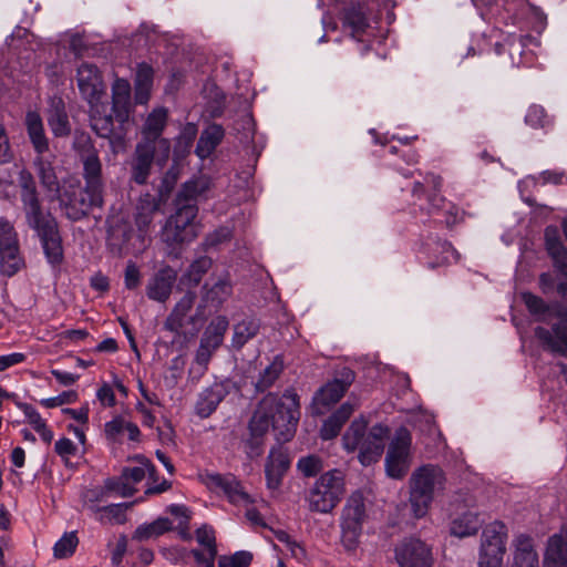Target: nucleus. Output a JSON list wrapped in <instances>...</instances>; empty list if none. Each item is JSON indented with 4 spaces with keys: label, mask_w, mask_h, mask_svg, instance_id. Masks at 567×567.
I'll list each match as a JSON object with an SVG mask.
<instances>
[{
    "label": "nucleus",
    "mask_w": 567,
    "mask_h": 567,
    "mask_svg": "<svg viewBox=\"0 0 567 567\" xmlns=\"http://www.w3.org/2000/svg\"><path fill=\"white\" fill-rule=\"evenodd\" d=\"M284 398L289 401L287 405L277 394L268 393L258 403L250 417V457L258 456L262 452L257 437L262 436L270 425L276 432L278 443L270 449L265 463L266 485L274 491L281 486L290 468L289 451L282 443L289 442L295 436L300 417L299 396L295 390H286Z\"/></svg>",
    "instance_id": "f257e3e1"
},
{
    "label": "nucleus",
    "mask_w": 567,
    "mask_h": 567,
    "mask_svg": "<svg viewBox=\"0 0 567 567\" xmlns=\"http://www.w3.org/2000/svg\"><path fill=\"white\" fill-rule=\"evenodd\" d=\"M368 421L361 416L351 422L343 434V444L347 451L359 450V460L367 466L380 460L384 451V442L390 435V427L377 423L367 433Z\"/></svg>",
    "instance_id": "f03ea898"
},
{
    "label": "nucleus",
    "mask_w": 567,
    "mask_h": 567,
    "mask_svg": "<svg viewBox=\"0 0 567 567\" xmlns=\"http://www.w3.org/2000/svg\"><path fill=\"white\" fill-rule=\"evenodd\" d=\"M445 481L443 470L433 464L422 465L412 473L409 501L415 518H422L427 514L435 487H443Z\"/></svg>",
    "instance_id": "7ed1b4c3"
},
{
    "label": "nucleus",
    "mask_w": 567,
    "mask_h": 567,
    "mask_svg": "<svg viewBox=\"0 0 567 567\" xmlns=\"http://www.w3.org/2000/svg\"><path fill=\"white\" fill-rule=\"evenodd\" d=\"M369 519L365 498L361 491H354L346 499L340 515V543L343 549L353 554L361 544L364 524Z\"/></svg>",
    "instance_id": "20e7f679"
},
{
    "label": "nucleus",
    "mask_w": 567,
    "mask_h": 567,
    "mask_svg": "<svg viewBox=\"0 0 567 567\" xmlns=\"http://www.w3.org/2000/svg\"><path fill=\"white\" fill-rule=\"evenodd\" d=\"M346 493L344 475L340 470H330L320 475L309 489L306 501L310 512L329 514L343 498Z\"/></svg>",
    "instance_id": "39448f33"
},
{
    "label": "nucleus",
    "mask_w": 567,
    "mask_h": 567,
    "mask_svg": "<svg viewBox=\"0 0 567 567\" xmlns=\"http://www.w3.org/2000/svg\"><path fill=\"white\" fill-rule=\"evenodd\" d=\"M197 214V205L176 206L162 229V241L173 250L193 241L199 234V226L195 223Z\"/></svg>",
    "instance_id": "423d86ee"
},
{
    "label": "nucleus",
    "mask_w": 567,
    "mask_h": 567,
    "mask_svg": "<svg viewBox=\"0 0 567 567\" xmlns=\"http://www.w3.org/2000/svg\"><path fill=\"white\" fill-rule=\"evenodd\" d=\"M58 199L66 218L76 221L85 217L94 207L103 205V192L85 185L69 184L50 198Z\"/></svg>",
    "instance_id": "0eeeda50"
},
{
    "label": "nucleus",
    "mask_w": 567,
    "mask_h": 567,
    "mask_svg": "<svg viewBox=\"0 0 567 567\" xmlns=\"http://www.w3.org/2000/svg\"><path fill=\"white\" fill-rule=\"evenodd\" d=\"M411 446L412 434L410 430L405 426L396 429L385 455V471L388 476L401 480L408 474L410 468Z\"/></svg>",
    "instance_id": "6e6552de"
},
{
    "label": "nucleus",
    "mask_w": 567,
    "mask_h": 567,
    "mask_svg": "<svg viewBox=\"0 0 567 567\" xmlns=\"http://www.w3.org/2000/svg\"><path fill=\"white\" fill-rule=\"evenodd\" d=\"M25 220L28 226L34 229L41 238L49 262L52 265L61 264L63 248L55 218L50 213H41L34 217L25 218Z\"/></svg>",
    "instance_id": "1a4fd4ad"
},
{
    "label": "nucleus",
    "mask_w": 567,
    "mask_h": 567,
    "mask_svg": "<svg viewBox=\"0 0 567 567\" xmlns=\"http://www.w3.org/2000/svg\"><path fill=\"white\" fill-rule=\"evenodd\" d=\"M548 316L559 319L560 323H554L551 331L542 326L536 327L535 337L545 350L567 357V307L555 301Z\"/></svg>",
    "instance_id": "9d476101"
},
{
    "label": "nucleus",
    "mask_w": 567,
    "mask_h": 567,
    "mask_svg": "<svg viewBox=\"0 0 567 567\" xmlns=\"http://www.w3.org/2000/svg\"><path fill=\"white\" fill-rule=\"evenodd\" d=\"M24 267L14 227L0 219V274L12 277Z\"/></svg>",
    "instance_id": "9b49d317"
},
{
    "label": "nucleus",
    "mask_w": 567,
    "mask_h": 567,
    "mask_svg": "<svg viewBox=\"0 0 567 567\" xmlns=\"http://www.w3.org/2000/svg\"><path fill=\"white\" fill-rule=\"evenodd\" d=\"M394 559L399 567H433L432 546L417 537H405L394 547Z\"/></svg>",
    "instance_id": "f8f14e48"
},
{
    "label": "nucleus",
    "mask_w": 567,
    "mask_h": 567,
    "mask_svg": "<svg viewBox=\"0 0 567 567\" xmlns=\"http://www.w3.org/2000/svg\"><path fill=\"white\" fill-rule=\"evenodd\" d=\"M544 247L551 259L554 269L565 279L557 284L556 290L567 301V247L564 245L559 228L556 225L545 227Z\"/></svg>",
    "instance_id": "ddd939ff"
},
{
    "label": "nucleus",
    "mask_w": 567,
    "mask_h": 567,
    "mask_svg": "<svg viewBox=\"0 0 567 567\" xmlns=\"http://www.w3.org/2000/svg\"><path fill=\"white\" fill-rule=\"evenodd\" d=\"M166 121L167 111L165 109H156L147 116L142 130L143 140L141 142H148L151 145H155V148L158 151L157 163L159 165H165L171 153L169 141L161 138Z\"/></svg>",
    "instance_id": "4468645a"
},
{
    "label": "nucleus",
    "mask_w": 567,
    "mask_h": 567,
    "mask_svg": "<svg viewBox=\"0 0 567 567\" xmlns=\"http://www.w3.org/2000/svg\"><path fill=\"white\" fill-rule=\"evenodd\" d=\"M76 83L82 97L89 105H97L105 95V83L99 68L92 63H82L76 71Z\"/></svg>",
    "instance_id": "2eb2a0df"
},
{
    "label": "nucleus",
    "mask_w": 567,
    "mask_h": 567,
    "mask_svg": "<svg viewBox=\"0 0 567 567\" xmlns=\"http://www.w3.org/2000/svg\"><path fill=\"white\" fill-rule=\"evenodd\" d=\"M355 373L352 369L343 367L339 370L333 380L322 385L315 394L313 401L318 405L329 408L346 394L350 385L354 382Z\"/></svg>",
    "instance_id": "dca6fc26"
},
{
    "label": "nucleus",
    "mask_w": 567,
    "mask_h": 567,
    "mask_svg": "<svg viewBox=\"0 0 567 567\" xmlns=\"http://www.w3.org/2000/svg\"><path fill=\"white\" fill-rule=\"evenodd\" d=\"M507 538V527L501 520H495L483 529L480 558H498L503 560Z\"/></svg>",
    "instance_id": "f3484780"
},
{
    "label": "nucleus",
    "mask_w": 567,
    "mask_h": 567,
    "mask_svg": "<svg viewBox=\"0 0 567 567\" xmlns=\"http://www.w3.org/2000/svg\"><path fill=\"white\" fill-rule=\"evenodd\" d=\"M204 483L210 489H221L228 501L234 505H248V494L244 485L233 474L208 473L204 476Z\"/></svg>",
    "instance_id": "a211bd4d"
},
{
    "label": "nucleus",
    "mask_w": 567,
    "mask_h": 567,
    "mask_svg": "<svg viewBox=\"0 0 567 567\" xmlns=\"http://www.w3.org/2000/svg\"><path fill=\"white\" fill-rule=\"evenodd\" d=\"M420 252L426 258V266L435 269L441 266L449 265L452 260L457 261L460 255L453 245L440 238H427L422 244Z\"/></svg>",
    "instance_id": "6ab92c4d"
},
{
    "label": "nucleus",
    "mask_w": 567,
    "mask_h": 567,
    "mask_svg": "<svg viewBox=\"0 0 567 567\" xmlns=\"http://www.w3.org/2000/svg\"><path fill=\"white\" fill-rule=\"evenodd\" d=\"M155 145H151L148 142H138L135 146L131 166V181L138 185H144L152 172V166L155 157Z\"/></svg>",
    "instance_id": "aec40b11"
},
{
    "label": "nucleus",
    "mask_w": 567,
    "mask_h": 567,
    "mask_svg": "<svg viewBox=\"0 0 567 567\" xmlns=\"http://www.w3.org/2000/svg\"><path fill=\"white\" fill-rule=\"evenodd\" d=\"M177 279V272L171 266L158 269L147 281L146 296L148 299L164 303L173 291Z\"/></svg>",
    "instance_id": "412c9836"
},
{
    "label": "nucleus",
    "mask_w": 567,
    "mask_h": 567,
    "mask_svg": "<svg viewBox=\"0 0 567 567\" xmlns=\"http://www.w3.org/2000/svg\"><path fill=\"white\" fill-rule=\"evenodd\" d=\"M18 182L21 188V202L25 218L34 217L38 214L44 213L39 200L32 174L28 169H21L19 172Z\"/></svg>",
    "instance_id": "4be33fe9"
},
{
    "label": "nucleus",
    "mask_w": 567,
    "mask_h": 567,
    "mask_svg": "<svg viewBox=\"0 0 567 567\" xmlns=\"http://www.w3.org/2000/svg\"><path fill=\"white\" fill-rule=\"evenodd\" d=\"M131 85L125 79H116L112 85V110L115 118L124 123L128 120Z\"/></svg>",
    "instance_id": "5701e85b"
},
{
    "label": "nucleus",
    "mask_w": 567,
    "mask_h": 567,
    "mask_svg": "<svg viewBox=\"0 0 567 567\" xmlns=\"http://www.w3.org/2000/svg\"><path fill=\"white\" fill-rule=\"evenodd\" d=\"M47 121L54 136L64 137L71 133V124L61 97L50 100Z\"/></svg>",
    "instance_id": "b1692460"
},
{
    "label": "nucleus",
    "mask_w": 567,
    "mask_h": 567,
    "mask_svg": "<svg viewBox=\"0 0 567 567\" xmlns=\"http://www.w3.org/2000/svg\"><path fill=\"white\" fill-rule=\"evenodd\" d=\"M210 186L212 181L208 176H194L183 184L175 199L176 206H182L183 204L196 205V200L204 196Z\"/></svg>",
    "instance_id": "393cba45"
},
{
    "label": "nucleus",
    "mask_w": 567,
    "mask_h": 567,
    "mask_svg": "<svg viewBox=\"0 0 567 567\" xmlns=\"http://www.w3.org/2000/svg\"><path fill=\"white\" fill-rule=\"evenodd\" d=\"M354 412V405L344 402L322 424L320 437L324 441L332 440L340 434L341 429Z\"/></svg>",
    "instance_id": "a878e982"
},
{
    "label": "nucleus",
    "mask_w": 567,
    "mask_h": 567,
    "mask_svg": "<svg viewBox=\"0 0 567 567\" xmlns=\"http://www.w3.org/2000/svg\"><path fill=\"white\" fill-rule=\"evenodd\" d=\"M196 298V292L190 290L183 295L174 306L169 316L166 318L165 328L167 330L178 332L184 327L186 318L193 309Z\"/></svg>",
    "instance_id": "bb28decb"
},
{
    "label": "nucleus",
    "mask_w": 567,
    "mask_h": 567,
    "mask_svg": "<svg viewBox=\"0 0 567 567\" xmlns=\"http://www.w3.org/2000/svg\"><path fill=\"white\" fill-rule=\"evenodd\" d=\"M429 206L430 214L442 213L447 228L464 220L465 212L454 203L447 202L443 196H430Z\"/></svg>",
    "instance_id": "cd10ccee"
},
{
    "label": "nucleus",
    "mask_w": 567,
    "mask_h": 567,
    "mask_svg": "<svg viewBox=\"0 0 567 567\" xmlns=\"http://www.w3.org/2000/svg\"><path fill=\"white\" fill-rule=\"evenodd\" d=\"M481 526L478 514L466 511L451 520L450 533L458 538H464L476 535Z\"/></svg>",
    "instance_id": "c85d7f7f"
},
{
    "label": "nucleus",
    "mask_w": 567,
    "mask_h": 567,
    "mask_svg": "<svg viewBox=\"0 0 567 567\" xmlns=\"http://www.w3.org/2000/svg\"><path fill=\"white\" fill-rule=\"evenodd\" d=\"M25 126L29 138L38 154H44L49 150V142L44 134L42 118L39 113L30 111L25 115Z\"/></svg>",
    "instance_id": "c756f323"
},
{
    "label": "nucleus",
    "mask_w": 567,
    "mask_h": 567,
    "mask_svg": "<svg viewBox=\"0 0 567 567\" xmlns=\"http://www.w3.org/2000/svg\"><path fill=\"white\" fill-rule=\"evenodd\" d=\"M90 124L92 130L103 138H110L113 134V117L106 114V104L101 101L97 105H90Z\"/></svg>",
    "instance_id": "7c9ffc66"
},
{
    "label": "nucleus",
    "mask_w": 567,
    "mask_h": 567,
    "mask_svg": "<svg viewBox=\"0 0 567 567\" xmlns=\"http://www.w3.org/2000/svg\"><path fill=\"white\" fill-rule=\"evenodd\" d=\"M33 165L42 187L51 194L50 198L54 197L60 190V185L51 161L45 158L43 154H38Z\"/></svg>",
    "instance_id": "2f4dec72"
},
{
    "label": "nucleus",
    "mask_w": 567,
    "mask_h": 567,
    "mask_svg": "<svg viewBox=\"0 0 567 567\" xmlns=\"http://www.w3.org/2000/svg\"><path fill=\"white\" fill-rule=\"evenodd\" d=\"M545 567H567V537L553 535L546 548Z\"/></svg>",
    "instance_id": "473e14b6"
},
{
    "label": "nucleus",
    "mask_w": 567,
    "mask_h": 567,
    "mask_svg": "<svg viewBox=\"0 0 567 567\" xmlns=\"http://www.w3.org/2000/svg\"><path fill=\"white\" fill-rule=\"evenodd\" d=\"M224 137V130L220 125L212 124L206 127L197 142L195 153L202 159L212 155Z\"/></svg>",
    "instance_id": "72a5a7b5"
},
{
    "label": "nucleus",
    "mask_w": 567,
    "mask_h": 567,
    "mask_svg": "<svg viewBox=\"0 0 567 567\" xmlns=\"http://www.w3.org/2000/svg\"><path fill=\"white\" fill-rule=\"evenodd\" d=\"M538 556L530 536L522 534L516 538L513 567H537Z\"/></svg>",
    "instance_id": "f704fd0d"
},
{
    "label": "nucleus",
    "mask_w": 567,
    "mask_h": 567,
    "mask_svg": "<svg viewBox=\"0 0 567 567\" xmlns=\"http://www.w3.org/2000/svg\"><path fill=\"white\" fill-rule=\"evenodd\" d=\"M132 504H112L100 507L94 504H87V508L94 514L95 519L102 524H124L126 522L125 512Z\"/></svg>",
    "instance_id": "c9c22d12"
},
{
    "label": "nucleus",
    "mask_w": 567,
    "mask_h": 567,
    "mask_svg": "<svg viewBox=\"0 0 567 567\" xmlns=\"http://www.w3.org/2000/svg\"><path fill=\"white\" fill-rule=\"evenodd\" d=\"M158 208L159 203L152 195L146 194L145 196L141 197L135 216V224L140 233L146 234L148 231L150 226L153 223L154 215Z\"/></svg>",
    "instance_id": "e433bc0d"
},
{
    "label": "nucleus",
    "mask_w": 567,
    "mask_h": 567,
    "mask_svg": "<svg viewBox=\"0 0 567 567\" xmlns=\"http://www.w3.org/2000/svg\"><path fill=\"white\" fill-rule=\"evenodd\" d=\"M224 398V390L221 385L214 384L205 389L198 398L195 410L196 414L202 419L208 417L221 402Z\"/></svg>",
    "instance_id": "4c0bfd02"
},
{
    "label": "nucleus",
    "mask_w": 567,
    "mask_h": 567,
    "mask_svg": "<svg viewBox=\"0 0 567 567\" xmlns=\"http://www.w3.org/2000/svg\"><path fill=\"white\" fill-rule=\"evenodd\" d=\"M223 342V332L216 328L208 327L204 332L199 347L196 352V362L200 365H206L213 352Z\"/></svg>",
    "instance_id": "58836bf2"
},
{
    "label": "nucleus",
    "mask_w": 567,
    "mask_h": 567,
    "mask_svg": "<svg viewBox=\"0 0 567 567\" xmlns=\"http://www.w3.org/2000/svg\"><path fill=\"white\" fill-rule=\"evenodd\" d=\"M487 7V13L496 22L505 25L514 24L516 20L515 3L508 0H480Z\"/></svg>",
    "instance_id": "ea45409f"
},
{
    "label": "nucleus",
    "mask_w": 567,
    "mask_h": 567,
    "mask_svg": "<svg viewBox=\"0 0 567 567\" xmlns=\"http://www.w3.org/2000/svg\"><path fill=\"white\" fill-rule=\"evenodd\" d=\"M172 529V522L166 517H159L150 524L140 525L132 538L137 542H146L152 538H157L161 535Z\"/></svg>",
    "instance_id": "a19ab883"
},
{
    "label": "nucleus",
    "mask_w": 567,
    "mask_h": 567,
    "mask_svg": "<svg viewBox=\"0 0 567 567\" xmlns=\"http://www.w3.org/2000/svg\"><path fill=\"white\" fill-rule=\"evenodd\" d=\"M83 163V177L85 185L103 192L102 165L99 155H89L81 158Z\"/></svg>",
    "instance_id": "79ce46f5"
},
{
    "label": "nucleus",
    "mask_w": 567,
    "mask_h": 567,
    "mask_svg": "<svg viewBox=\"0 0 567 567\" xmlns=\"http://www.w3.org/2000/svg\"><path fill=\"white\" fill-rule=\"evenodd\" d=\"M520 298L530 313V316L535 317L536 321L547 322V316L550 312L551 303H547L542 297L530 292L525 291L520 293Z\"/></svg>",
    "instance_id": "37998d69"
},
{
    "label": "nucleus",
    "mask_w": 567,
    "mask_h": 567,
    "mask_svg": "<svg viewBox=\"0 0 567 567\" xmlns=\"http://www.w3.org/2000/svg\"><path fill=\"white\" fill-rule=\"evenodd\" d=\"M213 266L212 258L203 256L194 260L186 272L183 275L182 280L188 286H197L203 277L208 272Z\"/></svg>",
    "instance_id": "c03bdc74"
},
{
    "label": "nucleus",
    "mask_w": 567,
    "mask_h": 567,
    "mask_svg": "<svg viewBox=\"0 0 567 567\" xmlns=\"http://www.w3.org/2000/svg\"><path fill=\"white\" fill-rule=\"evenodd\" d=\"M282 370L284 361L279 355H277L274 361L260 373V377L255 384L256 390L258 392H264L269 389L282 373Z\"/></svg>",
    "instance_id": "a18cd8bd"
},
{
    "label": "nucleus",
    "mask_w": 567,
    "mask_h": 567,
    "mask_svg": "<svg viewBox=\"0 0 567 567\" xmlns=\"http://www.w3.org/2000/svg\"><path fill=\"white\" fill-rule=\"evenodd\" d=\"M528 37L522 34H508L503 42H496L494 45L495 53L501 55L508 53L514 62V54H522L523 49L526 45Z\"/></svg>",
    "instance_id": "49530a36"
},
{
    "label": "nucleus",
    "mask_w": 567,
    "mask_h": 567,
    "mask_svg": "<svg viewBox=\"0 0 567 567\" xmlns=\"http://www.w3.org/2000/svg\"><path fill=\"white\" fill-rule=\"evenodd\" d=\"M205 291L203 296V300L205 302H210L213 305H219L223 300H225L230 293V285L228 281L224 279H218L212 286L209 284H205L203 287Z\"/></svg>",
    "instance_id": "de8ad7c7"
},
{
    "label": "nucleus",
    "mask_w": 567,
    "mask_h": 567,
    "mask_svg": "<svg viewBox=\"0 0 567 567\" xmlns=\"http://www.w3.org/2000/svg\"><path fill=\"white\" fill-rule=\"evenodd\" d=\"M525 123L534 130H546L553 124V118L542 105L533 104L525 115Z\"/></svg>",
    "instance_id": "09e8293b"
},
{
    "label": "nucleus",
    "mask_w": 567,
    "mask_h": 567,
    "mask_svg": "<svg viewBox=\"0 0 567 567\" xmlns=\"http://www.w3.org/2000/svg\"><path fill=\"white\" fill-rule=\"evenodd\" d=\"M297 471L305 477H315L323 470V461L317 454L301 456L297 462Z\"/></svg>",
    "instance_id": "8fccbe9b"
},
{
    "label": "nucleus",
    "mask_w": 567,
    "mask_h": 567,
    "mask_svg": "<svg viewBox=\"0 0 567 567\" xmlns=\"http://www.w3.org/2000/svg\"><path fill=\"white\" fill-rule=\"evenodd\" d=\"M146 473L151 476L154 475L155 467L145 458L142 460L140 466L124 467L122 471L123 480L128 482L133 487L145 478Z\"/></svg>",
    "instance_id": "3c124183"
},
{
    "label": "nucleus",
    "mask_w": 567,
    "mask_h": 567,
    "mask_svg": "<svg viewBox=\"0 0 567 567\" xmlns=\"http://www.w3.org/2000/svg\"><path fill=\"white\" fill-rule=\"evenodd\" d=\"M79 539L74 532L65 533L53 547L54 557L62 559L73 555Z\"/></svg>",
    "instance_id": "603ef678"
},
{
    "label": "nucleus",
    "mask_w": 567,
    "mask_h": 567,
    "mask_svg": "<svg viewBox=\"0 0 567 567\" xmlns=\"http://www.w3.org/2000/svg\"><path fill=\"white\" fill-rule=\"evenodd\" d=\"M104 488L109 493H117L123 497L132 496L136 492L135 487L123 480L122 474L120 477L107 478L105 481Z\"/></svg>",
    "instance_id": "864d4df0"
},
{
    "label": "nucleus",
    "mask_w": 567,
    "mask_h": 567,
    "mask_svg": "<svg viewBox=\"0 0 567 567\" xmlns=\"http://www.w3.org/2000/svg\"><path fill=\"white\" fill-rule=\"evenodd\" d=\"M73 147L78 152L81 158L87 157L89 155L97 154L91 136L84 132H76L74 135Z\"/></svg>",
    "instance_id": "5fc2aeb1"
},
{
    "label": "nucleus",
    "mask_w": 567,
    "mask_h": 567,
    "mask_svg": "<svg viewBox=\"0 0 567 567\" xmlns=\"http://www.w3.org/2000/svg\"><path fill=\"white\" fill-rule=\"evenodd\" d=\"M198 544L204 546L208 554L217 555L216 537L213 527L203 525L196 530Z\"/></svg>",
    "instance_id": "6e6d98bb"
},
{
    "label": "nucleus",
    "mask_w": 567,
    "mask_h": 567,
    "mask_svg": "<svg viewBox=\"0 0 567 567\" xmlns=\"http://www.w3.org/2000/svg\"><path fill=\"white\" fill-rule=\"evenodd\" d=\"M231 233L229 228L227 227H219L215 229L214 231L209 233L204 241L203 247L204 249H210V248H217L219 245L230 240Z\"/></svg>",
    "instance_id": "4d7b16f0"
},
{
    "label": "nucleus",
    "mask_w": 567,
    "mask_h": 567,
    "mask_svg": "<svg viewBox=\"0 0 567 567\" xmlns=\"http://www.w3.org/2000/svg\"><path fill=\"white\" fill-rule=\"evenodd\" d=\"M260 288H254L252 297L256 298V293L258 292L260 297L265 300L277 301L279 296L277 295L275 287L272 286V280L268 274H265L260 270Z\"/></svg>",
    "instance_id": "13d9d810"
},
{
    "label": "nucleus",
    "mask_w": 567,
    "mask_h": 567,
    "mask_svg": "<svg viewBox=\"0 0 567 567\" xmlns=\"http://www.w3.org/2000/svg\"><path fill=\"white\" fill-rule=\"evenodd\" d=\"M76 400H78L76 392H74V391H65V392H62L61 394H59L56 396L43 399V400L40 401V403L43 406L51 409V408L60 406V405H63V404L74 403Z\"/></svg>",
    "instance_id": "bf43d9fd"
},
{
    "label": "nucleus",
    "mask_w": 567,
    "mask_h": 567,
    "mask_svg": "<svg viewBox=\"0 0 567 567\" xmlns=\"http://www.w3.org/2000/svg\"><path fill=\"white\" fill-rule=\"evenodd\" d=\"M248 565V553L237 551L231 556H220L218 567H246Z\"/></svg>",
    "instance_id": "052dcab7"
},
{
    "label": "nucleus",
    "mask_w": 567,
    "mask_h": 567,
    "mask_svg": "<svg viewBox=\"0 0 567 567\" xmlns=\"http://www.w3.org/2000/svg\"><path fill=\"white\" fill-rule=\"evenodd\" d=\"M153 83V69L146 64L141 63L137 66L135 86L142 89H151Z\"/></svg>",
    "instance_id": "680f3d73"
},
{
    "label": "nucleus",
    "mask_w": 567,
    "mask_h": 567,
    "mask_svg": "<svg viewBox=\"0 0 567 567\" xmlns=\"http://www.w3.org/2000/svg\"><path fill=\"white\" fill-rule=\"evenodd\" d=\"M141 284V271L138 267L128 261L124 272V285L128 290L136 289Z\"/></svg>",
    "instance_id": "e2e57ef3"
},
{
    "label": "nucleus",
    "mask_w": 567,
    "mask_h": 567,
    "mask_svg": "<svg viewBox=\"0 0 567 567\" xmlns=\"http://www.w3.org/2000/svg\"><path fill=\"white\" fill-rule=\"evenodd\" d=\"M127 421L121 416L114 417L105 423V435L109 440L115 441L125 431Z\"/></svg>",
    "instance_id": "0e129e2a"
},
{
    "label": "nucleus",
    "mask_w": 567,
    "mask_h": 567,
    "mask_svg": "<svg viewBox=\"0 0 567 567\" xmlns=\"http://www.w3.org/2000/svg\"><path fill=\"white\" fill-rule=\"evenodd\" d=\"M255 121L250 115V144H251V153L256 155V157L260 156L262 150L266 146V138L262 134L256 132Z\"/></svg>",
    "instance_id": "69168bd1"
},
{
    "label": "nucleus",
    "mask_w": 567,
    "mask_h": 567,
    "mask_svg": "<svg viewBox=\"0 0 567 567\" xmlns=\"http://www.w3.org/2000/svg\"><path fill=\"white\" fill-rule=\"evenodd\" d=\"M18 406L23 412L34 431L45 423L40 413L32 405L28 403H19Z\"/></svg>",
    "instance_id": "338daca9"
},
{
    "label": "nucleus",
    "mask_w": 567,
    "mask_h": 567,
    "mask_svg": "<svg viewBox=\"0 0 567 567\" xmlns=\"http://www.w3.org/2000/svg\"><path fill=\"white\" fill-rule=\"evenodd\" d=\"M55 452L64 460L76 453V446L70 439L62 437L55 442Z\"/></svg>",
    "instance_id": "774afa93"
}]
</instances>
